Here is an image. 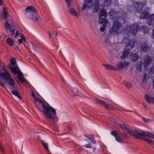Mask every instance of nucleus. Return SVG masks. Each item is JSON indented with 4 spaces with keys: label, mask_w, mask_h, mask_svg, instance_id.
Masks as SVG:
<instances>
[{
    "label": "nucleus",
    "mask_w": 154,
    "mask_h": 154,
    "mask_svg": "<svg viewBox=\"0 0 154 154\" xmlns=\"http://www.w3.org/2000/svg\"><path fill=\"white\" fill-rule=\"evenodd\" d=\"M85 137L88 138L89 140H90L94 144H95L96 142L95 141L94 136L93 135L91 134H87L84 135Z\"/></svg>",
    "instance_id": "obj_21"
},
{
    "label": "nucleus",
    "mask_w": 154,
    "mask_h": 154,
    "mask_svg": "<svg viewBox=\"0 0 154 154\" xmlns=\"http://www.w3.org/2000/svg\"><path fill=\"white\" fill-rule=\"evenodd\" d=\"M116 70H119L124 68V65L122 61H119L116 65Z\"/></svg>",
    "instance_id": "obj_24"
},
{
    "label": "nucleus",
    "mask_w": 154,
    "mask_h": 154,
    "mask_svg": "<svg viewBox=\"0 0 154 154\" xmlns=\"http://www.w3.org/2000/svg\"><path fill=\"white\" fill-rule=\"evenodd\" d=\"M152 38H154V29L153 30V33L152 35Z\"/></svg>",
    "instance_id": "obj_56"
},
{
    "label": "nucleus",
    "mask_w": 154,
    "mask_h": 154,
    "mask_svg": "<svg viewBox=\"0 0 154 154\" xmlns=\"http://www.w3.org/2000/svg\"><path fill=\"white\" fill-rule=\"evenodd\" d=\"M36 99H38V98H37L36 97H35V98H34V100H35V101H37V100H36Z\"/></svg>",
    "instance_id": "obj_59"
},
{
    "label": "nucleus",
    "mask_w": 154,
    "mask_h": 154,
    "mask_svg": "<svg viewBox=\"0 0 154 154\" xmlns=\"http://www.w3.org/2000/svg\"><path fill=\"white\" fill-rule=\"evenodd\" d=\"M145 100L149 104H152L154 103V97L152 96L150 97L148 94H146L145 95Z\"/></svg>",
    "instance_id": "obj_15"
},
{
    "label": "nucleus",
    "mask_w": 154,
    "mask_h": 154,
    "mask_svg": "<svg viewBox=\"0 0 154 154\" xmlns=\"http://www.w3.org/2000/svg\"><path fill=\"white\" fill-rule=\"evenodd\" d=\"M89 8V6H88V5L86 4H85L84 3L83 4V5L82 6V10H83L85 9L86 8Z\"/></svg>",
    "instance_id": "obj_40"
},
{
    "label": "nucleus",
    "mask_w": 154,
    "mask_h": 154,
    "mask_svg": "<svg viewBox=\"0 0 154 154\" xmlns=\"http://www.w3.org/2000/svg\"><path fill=\"white\" fill-rule=\"evenodd\" d=\"M21 39H22V41H23L25 42H26V39L23 35H22L21 36Z\"/></svg>",
    "instance_id": "obj_44"
},
{
    "label": "nucleus",
    "mask_w": 154,
    "mask_h": 154,
    "mask_svg": "<svg viewBox=\"0 0 154 154\" xmlns=\"http://www.w3.org/2000/svg\"><path fill=\"white\" fill-rule=\"evenodd\" d=\"M6 42L10 46H12L14 44L13 40L11 38H8L6 40Z\"/></svg>",
    "instance_id": "obj_28"
},
{
    "label": "nucleus",
    "mask_w": 154,
    "mask_h": 154,
    "mask_svg": "<svg viewBox=\"0 0 154 154\" xmlns=\"http://www.w3.org/2000/svg\"><path fill=\"white\" fill-rule=\"evenodd\" d=\"M0 149L1 151L3 153L4 152V149L1 146H0Z\"/></svg>",
    "instance_id": "obj_48"
},
{
    "label": "nucleus",
    "mask_w": 154,
    "mask_h": 154,
    "mask_svg": "<svg viewBox=\"0 0 154 154\" xmlns=\"http://www.w3.org/2000/svg\"><path fill=\"white\" fill-rule=\"evenodd\" d=\"M99 0H95L94 2L93 11L97 13L99 9Z\"/></svg>",
    "instance_id": "obj_17"
},
{
    "label": "nucleus",
    "mask_w": 154,
    "mask_h": 154,
    "mask_svg": "<svg viewBox=\"0 0 154 154\" xmlns=\"http://www.w3.org/2000/svg\"><path fill=\"white\" fill-rule=\"evenodd\" d=\"M143 120L146 122H148V119L146 118H143Z\"/></svg>",
    "instance_id": "obj_50"
},
{
    "label": "nucleus",
    "mask_w": 154,
    "mask_h": 154,
    "mask_svg": "<svg viewBox=\"0 0 154 154\" xmlns=\"http://www.w3.org/2000/svg\"><path fill=\"white\" fill-rule=\"evenodd\" d=\"M131 60L133 62H136L139 58V56L137 53H133L131 54Z\"/></svg>",
    "instance_id": "obj_19"
},
{
    "label": "nucleus",
    "mask_w": 154,
    "mask_h": 154,
    "mask_svg": "<svg viewBox=\"0 0 154 154\" xmlns=\"http://www.w3.org/2000/svg\"><path fill=\"white\" fill-rule=\"evenodd\" d=\"M122 136L124 138H127L128 137V136L127 134L125 133H123L122 134Z\"/></svg>",
    "instance_id": "obj_42"
},
{
    "label": "nucleus",
    "mask_w": 154,
    "mask_h": 154,
    "mask_svg": "<svg viewBox=\"0 0 154 154\" xmlns=\"http://www.w3.org/2000/svg\"><path fill=\"white\" fill-rule=\"evenodd\" d=\"M120 126L121 128L124 131H127L128 134L135 137L137 130H134L133 131H131L129 128L123 124H121L120 125Z\"/></svg>",
    "instance_id": "obj_10"
},
{
    "label": "nucleus",
    "mask_w": 154,
    "mask_h": 154,
    "mask_svg": "<svg viewBox=\"0 0 154 154\" xmlns=\"http://www.w3.org/2000/svg\"><path fill=\"white\" fill-rule=\"evenodd\" d=\"M107 25H105V24H103V27H101L100 28V30L102 32H103L104 31L105 29V28L106 27Z\"/></svg>",
    "instance_id": "obj_35"
},
{
    "label": "nucleus",
    "mask_w": 154,
    "mask_h": 154,
    "mask_svg": "<svg viewBox=\"0 0 154 154\" xmlns=\"http://www.w3.org/2000/svg\"><path fill=\"white\" fill-rule=\"evenodd\" d=\"M135 42L134 40H131L129 42L128 44L126 47L122 52V56L121 57L122 59H125L129 55V52L135 46Z\"/></svg>",
    "instance_id": "obj_7"
},
{
    "label": "nucleus",
    "mask_w": 154,
    "mask_h": 154,
    "mask_svg": "<svg viewBox=\"0 0 154 154\" xmlns=\"http://www.w3.org/2000/svg\"><path fill=\"white\" fill-rule=\"evenodd\" d=\"M3 4V2L2 0H0V6L1 5Z\"/></svg>",
    "instance_id": "obj_55"
},
{
    "label": "nucleus",
    "mask_w": 154,
    "mask_h": 154,
    "mask_svg": "<svg viewBox=\"0 0 154 154\" xmlns=\"http://www.w3.org/2000/svg\"><path fill=\"white\" fill-rule=\"evenodd\" d=\"M10 69L12 73L17 74V78L21 83L26 82L25 78L18 66H11L10 67Z\"/></svg>",
    "instance_id": "obj_6"
},
{
    "label": "nucleus",
    "mask_w": 154,
    "mask_h": 154,
    "mask_svg": "<svg viewBox=\"0 0 154 154\" xmlns=\"http://www.w3.org/2000/svg\"><path fill=\"white\" fill-rule=\"evenodd\" d=\"M152 84H153V88L154 89V79L152 80Z\"/></svg>",
    "instance_id": "obj_57"
},
{
    "label": "nucleus",
    "mask_w": 154,
    "mask_h": 154,
    "mask_svg": "<svg viewBox=\"0 0 154 154\" xmlns=\"http://www.w3.org/2000/svg\"><path fill=\"white\" fill-rule=\"evenodd\" d=\"M86 140V141H87V140Z\"/></svg>",
    "instance_id": "obj_61"
},
{
    "label": "nucleus",
    "mask_w": 154,
    "mask_h": 154,
    "mask_svg": "<svg viewBox=\"0 0 154 154\" xmlns=\"http://www.w3.org/2000/svg\"><path fill=\"white\" fill-rule=\"evenodd\" d=\"M99 19L98 21L99 22L100 24H105V25H106L108 22L106 19L105 18H103L101 17L99 18Z\"/></svg>",
    "instance_id": "obj_26"
},
{
    "label": "nucleus",
    "mask_w": 154,
    "mask_h": 154,
    "mask_svg": "<svg viewBox=\"0 0 154 154\" xmlns=\"http://www.w3.org/2000/svg\"><path fill=\"white\" fill-rule=\"evenodd\" d=\"M109 18L111 19H114L117 16V13L113 10H111L109 13Z\"/></svg>",
    "instance_id": "obj_23"
},
{
    "label": "nucleus",
    "mask_w": 154,
    "mask_h": 154,
    "mask_svg": "<svg viewBox=\"0 0 154 154\" xmlns=\"http://www.w3.org/2000/svg\"><path fill=\"white\" fill-rule=\"evenodd\" d=\"M146 137L154 138V134L149 132H146L142 131L140 132L136 131L135 138L138 139L142 140L147 142L154 149V141L152 140L146 138Z\"/></svg>",
    "instance_id": "obj_2"
},
{
    "label": "nucleus",
    "mask_w": 154,
    "mask_h": 154,
    "mask_svg": "<svg viewBox=\"0 0 154 154\" xmlns=\"http://www.w3.org/2000/svg\"><path fill=\"white\" fill-rule=\"evenodd\" d=\"M100 2H103L101 6L103 7L106 6L108 7L111 3V0H100Z\"/></svg>",
    "instance_id": "obj_18"
},
{
    "label": "nucleus",
    "mask_w": 154,
    "mask_h": 154,
    "mask_svg": "<svg viewBox=\"0 0 154 154\" xmlns=\"http://www.w3.org/2000/svg\"><path fill=\"white\" fill-rule=\"evenodd\" d=\"M121 26L122 24L120 23L118 21H115L113 23L111 29L109 31V33L112 34L113 33L116 32Z\"/></svg>",
    "instance_id": "obj_8"
},
{
    "label": "nucleus",
    "mask_w": 154,
    "mask_h": 154,
    "mask_svg": "<svg viewBox=\"0 0 154 154\" xmlns=\"http://www.w3.org/2000/svg\"><path fill=\"white\" fill-rule=\"evenodd\" d=\"M32 96L34 97V98H35L36 97L35 95L33 93H32Z\"/></svg>",
    "instance_id": "obj_54"
},
{
    "label": "nucleus",
    "mask_w": 154,
    "mask_h": 154,
    "mask_svg": "<svg viewBox=\"0 0 154 154\" xmlns=\"http://www.w3.org/2000/svg\"><path fill=\"white\" fill-rule=\"evenodd\" d=\"M149 72L152 74L154 73V66H151L150 70L149 71Z\"/></svg>",
    "instance_id": "obj_39"
},
{
    "label": "nucleus",
    "mask_w": 154,
    "mask_h": 154,
    "mask_svg": "<svg viewBox=\"0 0 154 154\" xmlns=\"http://www.w3.org/2000/svg\"><path fill=\"white\" fill-rule=\"evenodd\" d=\"M152 62V58L149 55H147L144 61V67L145 70L148 69V66Z\"/></svg>",
    "instance_id": "obj_13"
},
{
    "label": "nucleus",
    "mask_w": 154,
    "mask_h": 154,
    "mask_svg": "<svg viewBox=\"0 0 154 154\" xmlns=\"http://www.w3.org/2000/svg\"><path fill=\"white\" fill-rule=\"evenodd\" d=\"M42 144L44 146L45 149L48 151H49V149L48 148V145L47 143H44L43 141H42Z\"/></svg>",
    "instance_id": "obj_33"
},
{
    "label": "nucleus",
    "mask_w": 154,
    "mask_h": 154,
    "mask_svg": "<svg viewBox=\"0 0 154 154\" xmlns=\"http://www.w3.org/2000/svg\"><path fill=\"white\" fill-rule=\"evenodd\" d=\"M77 89H75V90H73V91H72V92H74L75 93V92H77Z\"/></svg>",
    "instance_id": "obj_58"
},
{
    "label": "nucleus",
    "mask_w": 154,
    "mask_h": 154,
    "mask_svg": "<svg viewBox=\"0 0 154 154\" xmlns=\"http://www.w3.org/2000/svg\"><path fill=\"white\" fill-rule=\"evenodd\" d=\"M11 92L12 94H13V95L16 96L19 98L20 99H21V98L20 96V94L18 91H12Z\"/></svg>",
    "instance_id": "obj_29"
},
{
    "label": "nucleus",
    "mask_w": 154,
    "mask_h": 154,
    "mask_svg": "<svg viewBox=\"0 0 154 154\" xmlns=\"http://www.w3.org/2000/svg\"><path fill=\"white\" fill-rule=\"evenodd\" d=\"M48 33L49 35V38H51V36L52 35L49 32H48Z\"/></svg>",
    "instance_id": "obj_51"
},
{
    "label": "nucleus",
    "mask_w": 154,
    "mask_h": 154,
    "mask_svg": "<svg viewBox=\"0 0 154 154\" xmlns=\"http://www.w3.org/2000/svg\"><path fill=\"white\" fill-rule=\"evenodd\" d=\"M25 11L26 12H29L31 14H35L37 13V11L36 10L35 8L32 6H29L27 7L25 10Z\"/></svg>",
    "instance_id": "obj_14"
},
{
    "label": "nucleus",
    "mask_w": 154,
    "mask_h": 154,
    "mask_svg": "<svg viewBox=\"0 0 154 154\" xmlns=\"http://www.w3.org/2000/svg\"><path fill=\"white\" fill-rule=\"evenodd\" d=\"M95 102L96 104L103 106L107 109L109 110L113 109L112 107L106 104L104 101L100 100L98 99H96L95 100Z\"/></svg>",
    "instance_id": "obj_11"
},
{
    "label": "nucleus",
    "mask_w": 154,
    "mask_h": 154,
    "mask_svg": "<svg viewBox=\"0 0 154 154\" xmlns=\"http://www.w3.org/2000/svg\"><path fill=\"white\" fill-rule=\"evenodd\" d=\"M66 2L68 8H69L71 6V0H65Z\"/></svg>",
    "instance_id": "obj_38"
},
{
    "label": "nucleus",
    "mask_w": 154,
    "mask_h": 154,
    "mask_svg": "<svg viewBox=\"0 0 154 154\" xmlns=\"http://www.w3.org/2000/svg\"><path fill=\"white\" fill-rule=\"evenodd\" d=\"M96 150V149L95 148H94L93 149V152L94 153H95V151Z\"/></svg>",
    "instance_id": "obj_53"
},
{
    "label": "nucleus",
    "mask_w": 154,
    "mask_h": 154,
    "mask_svg": "<svg viewBox=\"0 0 154 154\" xmlns=\"http://www.w3.org/2000/svg\"><path fill=\"white\" fill-rule=\"evenodd\" d=\"M143 107L146 109H147V108H148V107L144 103H143Z\"/></svg>",
    "instance_id": "obj_52"
},
{
    "label": "nucleus",
    "mask_w": 154,
    "mask_h": 154,
    "mask_svg": "<svg viewBox=\"0 0 154 154\" xmlns=\"http://www.w3.org/2000/svg\"><path fill=\"white\" fill-rule=\"evenodd\" d=\"M111 134L114 136L116 139V140L119 143H123L124 142V140L122 137L118 134L117 132L115 131H111Z\"/></svg>",
    "instance_id": "obj_12"
},
{
    "label": "nucleus",
    "mask_w": 154,
    "mask_h": 154,
    "mask_svg": "<svg viewBox=\"0 0 154 154\" xmlns=\"http://www.w3.org/2000/svg\"><path fill=\"white\" fill-rule=\"evenodd\" d=\"M107 16V12L104 9H101L100 10L99 12V18L103 17H106Z\"/></svg>",
    "instance_id": "obj_22"
},
{
    "label": "nucleus",
    "mask_w": 154,
    "mask_h": 154,
    "mask_svg": "<svg viewBox=\"0 0 154 154\" xmlns=\"http://www.w3.org/2000/svg\"><path fill=\"white\" fill-rule=\"evenodd\" d=\"M85 3L90 4L92 2V0H84Z\"/></svg>",
    "instance_id": "obj_41"
},
{
    "label": "nucleus",
    "mask_w": 154,
    "mask_h": 154,
    "mask_svg": "<svg viewBox=\"0 0 154 154\" xmlns=\"http://www.w3.org/2000/svg\"><path fill=\"white\" fill-rule=\"evenodd\" d=\"M146 73H145L143 76V81H144L145 79H146Z\"/></svg>",
    "instance_id": "obj_46"
},
{
    "label": "nucleus",
    "mask_w": 154,
    "mask_h": 154,
    "mask_svg": "<svg viewBox=\"0 0 154 154\" xmlns=\"http://www.w3.org/2000/svg\"><path fill=\"white\" fill-rule=\"evenodd\" d=\"M3 72H0V85L4 87L7 84L12 90L17 89V85L14 84V81L7 69L3 66Z\"/></svg>",
    "instance_id": "obj_1"
},
{
    "label": "nucleus",
    "mask_w": 154,
    "mask_h": 154,
    "mask_svg": "<svg viewBox=\"0 0 154 154\" xmlns=\"http://www.w3.org/2000/svg\"><path fill=\"white\" fill-rule=\"evenodd\" d=\"M5 27L6 29L10 30L11 28V26L7 22L5 23Z\"/></svg>",
    "instance_id": "obj_30"
},
{
    "label": "nucleus",
    "mask_w": 154,
    "mask_h": 154,
    "mask_svg": "<svg viewBox=\"0 0 154 154\" xmlns=\"http://www.w3.org/2000/svg\"><path fill=\"white\" fill-rule=\"evenodd\" d=\"M69 12L73 16H75L77 17H78L76 11L74 8H70L69 9Z\"/></svg>",
    "instance_id": "obj_25"
},
{
    "label": "nucleus",
    "mask_w": 154,
    "mask_h": 154,
    "mask_svg": "<svg viewBox=\"0 0 154 154\" xmlns=\"http://www.w3.org/2000/svg\"><path fill=\"white\" fill-rule=\"evenodd\" d=\"M146 4V3L143 1L140 2H137L134 3V7L136 11L140 13Z\"/></svg>",
    "instance_id": "obj_9"
},
{
    "label": "nucleus",
    "mask_w": 154,
    "mask_h": 154,
    "mask_svg": "<svg viewBox=\"0 0 154 154\" xmlns=\"http://www.w3.org/2000/svg\"><path fill=\"white\" fill-rule=\"evenodd\" d=\"M11 64L12 65H14L16 64L15 59L14 58H12L10 60Z\"/></svg>",
    "instance_id": "obj_34"
},
{
    "label": "nucleus",
    "mask_w": 154,
    "mask_h": 154,
    "mask_svg": "<svg viewBox=\"0 0 154 154\" xmlns=\"http://www.w3.org/2000/svg\"><path fill=\"white\" fill-rule=\"evenodd\" d=\"M104 65L107 69L112 70H116V68L111 65L105 64Z\"/></svg>",
    "instance_id": "obj_27"
},
{
    "label": "nucleus",
    "mask_w": 154,
    "mask_h": 154,
    "mask_svg": "<svg viewBox=\"0 0 154 154\" xmlns=\"http://www.w3.org/2000/svg\"><path fill=\"white\" fill-rule=\"evenodd\" d=\"M125 84L128 88H131L132 86V84L130 82H127L125 83Z\"/></svg>",
    "instance_id": "obj_36"
},
{
    "label": "nucleus",
    "mask_w": 154,
    "mask_h": 154,
    "mask_svg": "<svg viewBox=\"0 0 154 154\" xmlns=\"http://www.w3.org/2000/svg\"><path fill=\"white\" fill-rule=\"evenodd\" d=\"M18 41L19 44H21L23 43V41L21 39H18Z\"/></svg>",
    "instance_id": "obj_47"
},
{
    "label": "nucleus",
    "mask_w": 154,
    "mask_h": 154,
    "mask_svg": "<svg viewBox=\"0 0 154 154\" xmlns=\"http://www.w3.org/2000/svg\"><path fill=\"white\" fill-rule=\"evenodd\" d=\"M142 63H137L136 68L137 70L140 71H141V69Z\"/></svg>",
    "instance_id": "obj_32"
},
{
    "label": "nucleus",
    "mask_w": 154,
    "mask_h": 154,
    "mask_svg": "<svg viewBox=\"0 0 154 154\" xmlns=\"http://www.w3.org/2000/svg\"><path fill=\"white\" fill-rule=\"evenodd\" d=\"M124 65V66H128L129 65V63L127 61H125L124 63H123Z\"/></svg>",
    "instance_id": "obj_43"
},
{
    "label": "nucleus",
    "mask_w": 154,
    "mask_h": 154,
    "mask_svg": "<svg viewBox=\"0 0 154 154\" xmlns=\"http://www.w3.org/2000/svg\"><path fill=\"white\" fill-rule=\"evenodd\" d=\"M37 14L36 13L35 14H31L30 16V18L36 22H40L41 21V19L40 17L37 15Z\"/></svg>",
    "instance_id": "obj_16"
},
{
    "label": "nucleus",
    "mask_w": 154,
    "mask_h": 154,
    "mask_svg": "<svg viewBox=\"0 0 154 154\" xmlns=\"http://www.w3.org/2000/svg\"><path fill=\"white\" fill-rule=\"evenodd\" d=\"M56 34L57 35V33H56Z\"/></svg>",
    "instance_id": "obj_60"
},
{
    "label": "nucleus",
    "mask_w": 154,
    "mask_h": 154,
    "mask_svg": "<svg viewBox=\"0 0 154 154\" xmlns=\"http://www.w3.org/2000/svg\"><path fill=\"white\" fill-rule=\"evenodd\" d=\"M36 100H37V101L40 104H42V107L43 108H44V106H45L46 105H47V104H48L47 102H45V103H44L43 102V101L41 100L40 99H36Z\"/></svg>",
    "instance_id": "obj_31"
},
{
    "label": "nucleus",
    "mask_w": 154,
    "mask_h": 154,
    "mask_svg": "<svg viewBox=\"0 0 154 154\" xmlns=\"http://www.w3.org/2000/svg\"><path fill=\"white\" fill-rule=\"evenodd\" d=\"M15 30L14 29H13L10 31V32L11 34L12 35H14V34Z\"/></svg>",
    "instance_id": "obj_45"
},
{
    "label": "nucleus",
    "mask_w": 154,
    "mask_h": 154,
    "mask_svg": "<svg viewBox=\"0 0 154 154\" xmlns=\"http://www.w3.org/2000/svg\"><path fill=\"white\" fill-rule=\"evenodd\" d=\"M43 109L42 114L46 118L53 121L57 118L56 110L48 104Z\"/></svg>",
    "instance_id": "obj_3"
},
{
    "label": "nucleus",
    "mask_w": 154,
    "mask_h": 154,
    "mask_svg": "<svg viewBox=\"0 0 154 154\" xmlns=\"http://www.w3.org/2000/svg\"><path fill=\"white\" fill-rule=\"evenodd\" d=\"M140 49L142 51L146 52L149 49V48L146 44L142 43L141 44Z\"/></svg>",
    "instance_id": "obj_20"
},
{
    "label": "nucleus",
    "mask_w": 154,
    "mask_h": 154,
    "mask_svg": "<svg viewBox=\"0 0 154 154\" xmlns=\"http://www.w3.org/2000/svg\"><path fill=\"white\" fill-rule=\"evenodd\" d=\"M126 29L129 32L132 33L134 36L136 35L138 30L139 32H143L144 34L148 32V29L146 26H142L138 28V24L135 23L132 24L130 26L127 27Z\"/></svg>",
    "instance_id": "obj_4"
},
{
    "label": "nucleus",
    "mask_w": 154,
    "mask_h": 154,
    "mask_svg": "<svg viewBox=\"0 0 154 154\" xmlns=\"http://www.w3.org/2000/svg\"><path fill=\"white\" fill-rule=\"evenodd\" d=\"M19 35V32L18 31H16L15 33V37H17Z\"/></svg>",
    "instance_id": "obj_49"
},
{
    "label": "nucleus",
    "mask_w": 154,
    "mask_h": 154,
    "mask_svg": "<svg viewBox=\"0 0 154 154\" xmlns=\"http://www.w3.org/2000/svg\"><path fill=\"white\" fill-rule=\"evenodd\" d=\"M139 17L141 19H146L148 20L147 23L150 26L154 24V14H150L146 11H144L140 15Z\"/></svg>",
    "instance_id": "obj_5"
},
{
    "label": "nucleus",
    "mask_w": 154,
    "mask_h": 154,
    "mask_svg": "<svg viewBox=\"0 0 154 154\" xmlns=\"http://www.w3.org/2000/svg\"><path fill=\"white\" fill-rule=\"evenodd\" d=\"M83 146L84 147L86 148H92V147L91 146V144L90 143L84 145H83Z\"/></svg>",
    "instance_id": "obj_37"
}]
</instances>
